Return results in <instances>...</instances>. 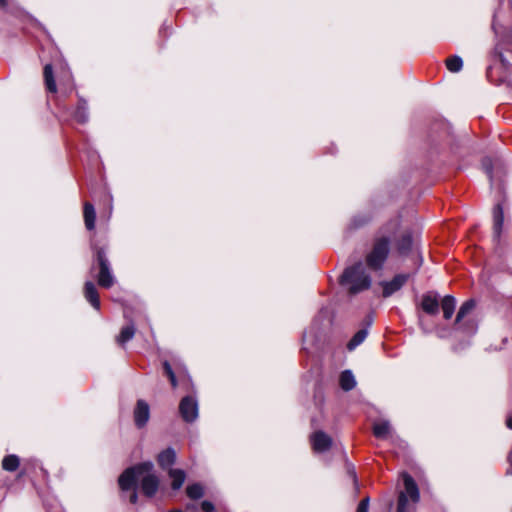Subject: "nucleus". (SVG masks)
Returning a JSON list of instances; mask_svg holds the SVG:
<instances>
[{
  "label": "nucleus",
  "instance_id": "14",
  "mask_svg": "<svg viewBox=\"0 0 512 512\" xmlns=\"http://www.w3.org/2000/svg\"><path fill=\"white\" fill-rule=\"evenodd\" d=\"M150 418V408L146 401L138 400L134 409V421L138 428L144 427Z\"/></svg>",
  "mask_w": 512,
  "mask_h": 512
},
{
  "label": "nucleus",
  "instance_id": "3",
  "mask_svg": "<svg viewBox=\"0 0 512 512\" xmlns=\"http://www.w3.org/2000/svg\"><path fill=\"white\" fill-rule=\"evenodd\" d=\"M399 226V219L395 218L387 222L375 237L371 250L365 257L366 265L374 271L383 268L390 252V234H395Z\"/></svg>",
  "mask_w": 512,
  "mask_h": 512
},
{
  "label": "nucleus",
  "instance_id": "4",
  "mask_svg": "<svg viewBox=\"0 0 512 512\" xmlns=\"http://www.w3.org/2000/svg\"><path fill=\"white\" fill-rule=\"evenodd\" d=\"M340 284L350 294L354 295L370 288L371 277L366 272L362 262H357L343 271L340 277Z\"/></svg>",
  "mask_w": 512,
  "mask_h": 512
},
{
  "label": "nucleus",
  "instance_id": "10",
  "mask_svg": "<svg viewBox=\"0 0 512 512\" xmlns=\"http://www.w3.org/2000/svg\"><path fill=\"white\" fill-rule=\"evenodd\" d=\"M198 402L193 396H185L179 403V413L187 423H192L198 418Z\"/></svg>",
  "mask_w": 512,
  "mask_h": 512
},
{
  "label": "nucleus",
  "instance_id": "17",
  "mask_svg": "<svg viewBox=\"0 0 512 512\" xmlns=\"http://www.w3.org/2000/svg\"><path fill=\"white\" fill-rule=\"evenodd\" d=\"M175 460H176V452L171 447L160 452L157 457V462L162 469H167V468L170 469L171 466L175 463Z\"/></svg>",
  "mask_w": 512,
  "mask_h": 512
},
{
  "label": "nucleus",
  "instance_id": "33",
  "mask_svg": "<svg viewBox=\"0 0 512 512\" xmlns=\"http://www.w3.org/2000/svg\"><path fill=\"white\" fill-rule=\"evenodd\" d=\"M349 474L351 475L354 482H356V473L354 469L349 470Z\"/></svg>",
  "mask_w": 512,
  "mask_h": 512
},
{
  "label": "nucleus",
  "instance_id": "24",
  "mask_svg": "<svg viewBox=\"0 0 512 512\" xmlns=\"http://www.w3.org/2000/svg\"><path fill=\"white\" fill-rule=\"evenodd\" d=\"M134 335L135 326L133 324L126 325L121 329L120 334L117 336V342L123 346L125 343L130 341Z\"/></svg>",
  "mask_w": 512,
  "mask_h": 512
},
{
  "label": "nucleus",
  "instance_id": "30",
  "mask_svg": "<svg viewBox=\"0 0 512 512\" xmlns=\"http://www.w3.org/2000/svg\"><path fill=\"white\" fill-rule=\"evenodd\" d=\"M201 508L204 512H214V505L210 501H203Z\"/></svg>",
  "mask_w": 512,
  "mask_h": 512
},
{
  "label": "nucleus",
  "instance_id": "36",
  "mask_svg": "<svg viewBox=\"0 0 512 512\" xmlns=\"http://www.w3.org/2000/svg\"><path fill=\"white\" fill-rule=\"evenodd\" d=\"M421 263H422V259H421V257H419V264H418V266H420Z\"/></svg>",
  "mask_w": 512,
  "mask_h": 512
},
{
  "label": "nucleus",
  "instance_id": "35",
  "mask_svg": "<svg viewBox=\"0 0 512 512\" xmlns=\"http://www.w3.org/2000/svg\"><path fill=\"white\" fill-rule=\"evenodd\" d=\"M308 338V332H305L303 335V340L305 341Z\"/></svg>",
  "mask_w": 512,
  "mask_h": 512
},
{
  "label": "nucleus",
  "instance_id": "29",
  "mask_svg": "<svg viewBox=\"0 0 512 512\" xmlns=\"http://www.w3.org/2000/svg\"><path fill=\"white\" fill-rule=\"evenodd\" d=\"M368 508H369V498L366 497L360 501L356 512H368Z\"/></svg>",
  "mask_w": 512,
  "mask_h": 512
},
{
  "label": "nucleus",
  "instance_id": "7",
  "mask_svg": "<svg viewBox=\"0 0 512 512\" xmlns=\"http://www.w3.org/2000/svg\"><path fill=\"white\" fill-rule=\"evenodd\" d=\"M404 490L400 491L398 495V503L396 512H409L410 505L408 500L412 503H417L420 499V493L415 480L408 473L402 474Z\"/></svg>",
  "mask_w": 512,
  "mask_h": 512
},
{
  "label": "nucleus",
  "instance_id": "31",
  "mask_svg": "<svg viewBox=\"0 0 512 512\" xmlns=\"http://www.w3.org/2000/svg\"><path fill=\"white\" fill-rule=\"evenodd\" d=\"M137 500H138V495H137V492L134 490L132 492V494L130 495V502L132 504H136L137 503Z\"/></svg>",
  "mask_w": 512,
  "mask_h": 512
},
{
  "label": "nucleus",
  "instance_id": "28",
  "mask_svg": "<svg viewBox=\"0 0 512 512\" xmlns=\"http://www.w3.org/2000/svg\"><path fill=\"white\" fill-rule=\"evenodd\" d=\"M163 368H164L165 374L167 375V377L170 380L172 387L175 388L177 386V378H176V375H175L170 363L168 361H164Z\"/></svg>",
  "mask_w": 512,
  "mask_h": 512
},
{
  "label": "nucleus",
  "instance_id": "16",
  "mask_svg": "<svg viewBox=\"0 0 512 512\" xmlns=\"http://www.w3.org/2000/svg\"><path fill=\"white\" fill-rule=\"evenodd\" d=\"M71 116L79 124H85L88 121V107L84 99H79L77 107L71 112Z\"/></svg>",
  "mask_w": 512,
  "mask_h": 512
},
{
  "label": "nucleus",
  "instance_id": "27",
  "mask_svg": "<svg viewBox=\"0 0 512 512\" xmlns=\"http://www.w3.org/2000/svg\"><path fill=\"white\" fill-rule=\"evenodd\" d=\"M187 495L191 499H199L203 496L204 491L200 484L189 485L186 489Z\"/></svg>",
  "mask_w": 512,
  "mask_h": 512
},
{
  "label": "nucleus",
  "instance_id": "1",
  "mask_svg": "<svg viewBox=\"0 0 512 512\" xmlns=\"http://www.w3.org/2000/svg\"><path fill=\"white\" fill-rule=\"evenodd\" d=\"M492 28L498 41L490 55L487 77L495 84L507 83L512 86V29L501 22V11L495 12Z\"/></svg>",
  "mask_w": 512,
  "mask_h": 512
},
{
  "label": "nucleus",
  "instance_id": "32",
  "mask_svg": "<svg viewBox=\"0 0 512 512\" xmlns=\"http://www.w3.org/2000/svg\"><path fill=\"white\" fill-rule=\"evenodd\" d=\"M12 0H0V7L1 8H6L10 5Z\"/></svg>",
  "mask_w": 512,
  "mask_h": 512
},
{
  "label": "nucleus",
  "instance_id": "23",
  "mask_svg": "<svg viewBox=\"0 0 512 512\" xmlns=\"http://www.w3.org/2000/svg\"><path fill=\"white\" fill-rule=\"evenodd\" d=\"M20 466V459L15 454L7 455L2 460V468L8 472L16 471Z\"/></svg>",
  "mask_w": 512,
  "mask_h": 512
},
{
  "label": "nucleus",
  "instance_id": "19",
  "mask_svg": "<svg viewBox=\"0 0 512 512\" xmlns=\"http://www.w3.org/2000/svg\"><path fill=\"white\" fill-rule=\"evenodd\" d=\"M391 425L386 420L375 422L373 425V434L379 439H386L391 435Z\"/></svg>",
  "mask_w": 512,
  "mask_h": 512
},
{
  "label": "nucleus",
  "instance_id": "18",
  "mask_svg": "<svg viewBox=\"0 0 512 512\" xmlns=\"http://www.w3.org/2000/svg\"><path fill=\"white\" fill-rule=\"evenodd\" d=\"M83 217L86 229L90 231L93 230L95 228L96 212L90 202L84 203Z\"/></svg>",
  "mask_w": 512,
  "mask_h": 512
},
{
  "label": "nucleus",
  "instance_id": "8",
  "mask_svg": "<svg viewBox=\"0 0 512 512\" xmlns=\"http://www.w3.org/2000/svg\"><path fill=\"white\" fill-rule=\"evenodd\" d=\"M474 307V300H467L466 302H464L459 308L454 323L456 330H459L468 336L474 335L478 329L476 321L473 318L469 317Z\"/></svg>",
  "mask_w": 512,
  "mask_h": 512
},
{
  "label": "nucleus",
  "instance_id": "22",
  "mask_svg": "<svg viewBox=\"0 0 512 512\" xmlns=\"http://www.w3.org/2000/svg\"><path fill=\"white\" fill-rule=\"evenodd\" d=\"M168 474H169V477L172 479V484H171L172 488L174 490L180 489L185 481V478H186L185 472L182 469L170 468Z\"/></svg>",
  "mask_w": 512,
  "mask_h": 512
},
{
  "label": "nucleus",
  "instance_id": "20",
  "mask_svg": "<svg viewBox=\"0 0 512 512\" xmlns=\"http://www.w3.org/2000/svg\"><path fill=\"white\" fill-rule=\"evenodd\" d=\"M340 387L344 391H350L356 386V380L350 370H345L340 374Z\"/></svg>",
  "mask_w": 512,
  "mask_h": 512
},
{
  "label": "nucleus",
  "instance_id": "37",
  "mask_svg": "<svg viewBox=\"0 0 512 512\" xmlns=\"http://www.w3.org/2000/svg\"><path fill=\"white\" fill-rule=\"evenodd\" d=\"M170 512H183L181 510H173V511H170Z\"/></svg>",
  "mask_w": 512,
  "mask_h": 512
},
{
  "label": "nucleus",
  "instance_id": "13",
  "mask_svg": "<svg viewBox=\"0 0 512 512\" xmlns=\"http://www.w3.org/2000/svg\"><path fill=\"white\" fill-rule=\"evenodd\" d=\"M312 448L317 453H323L330 449L332 438L323 431H316L310 436Z\"/></svg>",
  "mask_w": 512,
  "mask_h": 512
},
{
  "label": "nucleus",
  "instance_id": "25",
  "mask_svg": "<svg viewBox=\"0 0 512 512\" xmlns=\"http://www.w3.org/2000/svg\"><path fill=\"white\" fill-rule=\"evenodd\" d=\"M368 331L366 328L360 329L348 342L347 349L349 351L354 350L357 346H359L367 337Z\"/></svg>",
  "mask_w": 512,
  "mask_h": 512
},
{
  "label": "nucleus",
  "instance_id": "11",
  "mask_svg": "<svg viewBox=\"0 0 512 512\" xmlns=\"http://www.w3.org/2000/svg\"><path fill=\"white\" fill-rule=\"evenodd\" d=\"M506 200L505 198L500 199L493 207L492 215H493V241L495 243L500 242V236L502 233L503 221H504V206Z\"/></svg>",
  "mask_w": 512,
  "mask_h": 512
},
{
  "label": "nucleus",
  "instance_id": "12",
  "mask_svg": "<svg viewBox=\"0 0 512 512\" xmlns=\"http://www.w3.org/2000/svg\"><path fill=\"white\" fill-rule=\"evenodd\" d=\"M409 279V274H397L390 281L381 282L383 297L387 298L399 291Z\"/></svg>",
  "mask_w": 512,
  "mask_h": 512
},
{
  "label": "nucleus",
  "instance_id": "15",
  "mask_svg": "<svg viewBox=\"0 0 512 512\" xmlns=\"http://www.w3.org/2000/svg\"><path fill=\"white\" fill-rule=\"evenodd\" d=\"M84 296L86 300L92 305L96 310L100 309V300L99 294L97 292L96 286L91 281H86L84 285Z\"/></svg>",
  "mask_w": 512,
  "mask_h": 512
},
{
  "label": "nucleus",
  "instance_id": "34",
  "mask_svg": "<svg viewBox=\"0 0 512 512\" xmlns=\"http://www.w3.org/2000/svg\"><path fill=\"white\" fill-rule=\"evenodd\" d=\"M506 423H507V427L509 429H512V416L507 419Z\"/></svg>",
  "mask_w": 512,
  "mask_h": 512
},
{
  "label": "nucleus",
  "instance_id": "5",
  "mask_svg": "<svg viewBox=\"0 0 512 512\" xmlns=\"http://www.w3.org/2000/svg\"><path fill=\"white\" fill-rule=\"evenodd\" d=\"M440 307L444 319L449 320L454 314L456 299L451 295H446L440 301L439 294L434 292H428L422 296L421 308L428 315H436Z\"/></svg>",
  "mask_w": 512,
  "mask_h": 512
},
{
  "label": "nucleus",
  "instance_id": "38",
  "mask_svg": "<svg viewBox=\"0 0 512 512\" xmlns=\"http://www.w3.org/2000/svg\"><path fill=\"white\" fill-rule=\"evenodd\" d=\"M48 512H51V511H48Z\"/></svg>",
  "mask_w": 512,
  "mask_h": 512
},
{
  "label": "nucleus",
  "instance_id": "2",
  "mask_svg": "<svg viewBox=\"0 0 512 512\" xmlns=\"http://www.w3.org/2000/svg\"><path fill=\"white\" fill-rule=\"evenodd\" d=\"M153 463L150 461L129 467L119 476L118 483L122 490L135 488L136 481L141 478V490L147 497H153L159 487L158 477L152 473Z\"/></svg>",
  "mask_w": 512,
  "mask_h": 512
},
{
  "label": "nucleus",
  "instance_id": "9",
  "mask_svg": "<svg viewBox=\"0 0 512 512\" xmlns=\"http://www.w3.org/2000/svg\"><path fill=\"white\" fill-rule=\"evenodd\" d=\"M394 240L395 249L399 256H408L414 252L415 240L410 230H401L400 225L395 234H390V242Z\"/></svg>",
  "mask_w": 512,
  "mask_h": 512
},
{
  "label": "nucleus",
  "instance_id": "6",
  "mask_svg": "<svg viewBox=\"0 0 512 512\" xmlns=\"http://www.w3.org/2000/svg\"><path fill=\"white\" fill-rule=\"evenodd\" d=\"M98 269V273L95 275L99 286L103 288H110L115 282V277L112 273L110 262L106 256V252L103 248H96L95 252V263L92 265L91 270Z\"/></svg>",
  "mask_w": 512,
  "mask_h": 512
},
{
  "label": "nucleus",
  "instance_id": "26",
  "mask_svg": "<svg viewBox=\"0 0 512 512\" xmlns=\"http://www.w3.org/2000/svg\"><path fill=\"white\" fill-rule=\"evenodd\" d=\"M446 67L450 72H459L463 67V61L459 56H451L446 59Z\"/></svg>",
  "mask_w": 512,
  "mask_h": 512
},
{
  "label": "nucleus",
  "instance_id": "21",
  "mask_svg": "<svg viewBox=\"0 0 512 512\" xmlns=\"http://www.w3.org/2000/svg\"><path fill=\"white\" fill-rule=\"evenodd\" d=\"M43 75L46 89L50 93H55L57 91V87L53 76V68L51 64H46L44 66Z\"/></svg>",
  "mask_w": 512,
  "mask_h": 512
}]
</instances>
